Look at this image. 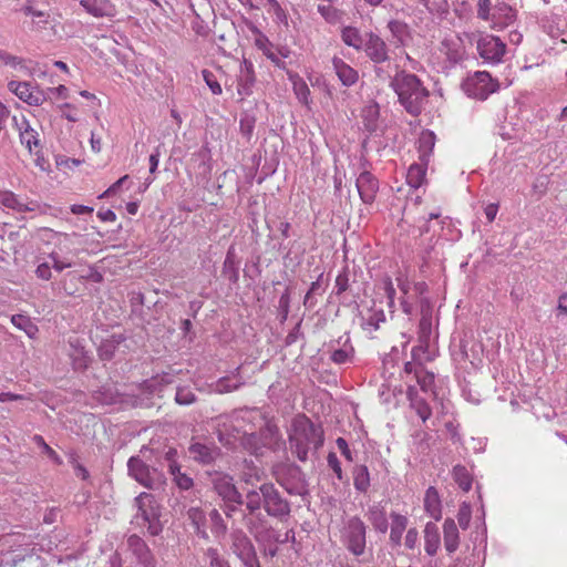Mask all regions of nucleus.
I'll return each instance as SVG.
<instances>
[{"label":"nucleus","instance_id":"1","mask_svg":"<svg viewBox=\"0 0 567 567\" xmlns=\"http://www.w3.org/2000/svg\"><path fill=\"white\" fill-rule=\"evenodd\" d=\"M323 443V432L316 426L308 417L298 416L291 424L289 432V444L292 453L300 461L308 458L310 450H317Z\"/></svg>","mask_w":567,"mask_h":567},{"label":"nucleus","instance_id":"2","mask_svg":"<svg viewBox=\"0 0 567 567\" xmlns=\"http://www.w3.org/2000/svg\"><path fill=\"white\" fill-rule=\"evenodd\" d=\"M399 101L411 114H419L427 97L426 89L414 74L398 73L391 82Z\"/></svg>","mask_w":567,"mask_h":567},{"label":"nucleus","instance_id":"3","mask_svg":"<svg viewBox=\"0 0 567 567\" xmlns=\"http://www.w3.org/2000/svg\"><path fill=\"white\" fill-rule=\"evenodd\" d=\"M434 341V318L431 309L427 308L422 310L419 324V344L412 349V359L419 363L432 361L436 354Z\"/></svg>","mask_w":567,"mask_h":567},{"label":"nucleus","instance_id":"4","mask_svg":"<svg viewBox=\"0 0 567 567\" xmlns=\"http://www.w3.org/2000/svg\"><path fill=\"white\" fill-rule=\"evenodd\" d=\"M210 483L224 502L226 516L233 517L234 513L244 504L243 496L234 484V478L228 474L215 472L210 474Z\"/></svg>","mask_w":567,"mask_h":567},{"label":"nucleus","instance_id":"5","mask_svg":"<svg viewBox=\"0 0 567 567\" xmlns=\"http://www.w3.org/2000/svg\"><path fill=\"white\" fill-rule=\"evenodd\" d=\"M341 542L344 547L354 556L359 557L367 548V526L357 517H350L341 529Z\"/></svg>","mask_w":567,"mask_h":567},{"label":"nucleus","instance_id":"6","mask_svg":"<svg viewBox=\"0 0 567 567\" xmlns=\"http://www.w3.org/2000/svg\"><path fill=\"white\" fill-rule=\"evenodd\" d=\"M497 89L498 83L485 71H477L468 75L463 82L465 94L477 100H486Z\"/></svg>","mask_w":567,"mask_h":567},{"label":"nucleus","instance_id":"7","mask_svg":"<svg viewBox=\"0 0 567 567\" xmlns=\"http://www.w3.org/2000/svg\"><path fill=\"white\" fill-rule=\"evenodd\" d=\"M477 51L485 62L497 64L503 61L506 53V44L498 37L483 34L477 40Z\"/></svg>","mask_w":567,"mask_h":567},{"label":"nucleus","instance_id":"8","mask_svg":"<svg viewBox=\"0 0 567 567\" xmlns=\"http://www.w3.org/2000/svg\"><path fill=\"white\" fill-rule=\"evenodd\" d=\"M261 494L264 508L266 513L274 517H282L289 514L290 507L288 502L281 497L274 484H261Z\"/></svg>","mask_w":567,"mask_h":567},{"label":"nucleus","instance_id":"9","mask_svg":"<svg viewBox=\"0 0 567 567\" xmlns=\"http://www.w3.org/2000/svg\"><path fill=\"white\" fill-rule=\"evenodd\" d=\"M8 89L16 96L31 106H40L47 101V93L30 82L10 81Z\"/></svg>","mask_w":567,"mask_h":567},{"label":"nucleus","instance_id":"10","mask_svg":"<svg viewBox=\"0 0 567 567\" xmlns=\"http://www.w3.org/2000/svg\"><path fill=\"white\" fill-rule=\"evenodd\" d=\"M127 467L130 475L146 487H153L158 480V473L155 470L151 471L140 457H131Z\"/></svg>","mask_w":567,"mask_h":567},{"label":"nucleus","instance_id":"11","mask_svg":"<svg viewBox=\"0 0 567 567\" xmlns=\"http://www.w3.org/2000/svg\"><path fill=\"white\" fill-rule=\"evenodd\" d=\"M363 48L369 59L377 64L383 63L389 59L388 47L377 34L370 33Z\"/></svg>","mask_w":567,"mask_h":567},{"label":"nucleus","instance_id":"12","mask_svg":"<svg viewBox=\"0 0 567 567\" xmlns=\"http://www.w3.org/2000/svg\"><path fill=\"white\" fill-rule=\"evenodd\" d=\"M80 6L95 18H113L117 13L111 0H80Z\"/></svg>","mask_w":567,"mask_h":567},{"label":"nucleus","instance_id":"13","mask_svg":"<svg viewBox=\"0 0 567 567\" xmlns=\"http://www.w3.org/2000/svg\"><path fill=\"white\" fill-rule=\"evenodd\" d=\"M357 188L362 202L371 204L379 189V183L370 172H362L357 178Z\"/></svg>","mask_w":567,"mask_h":567},{"label":"nucleus","instance_id":"14","mask_svg":"<svg viewBox=\"0 0 567 567\" xmlns=\"http://www.w3.org/2000/svg\"><path fill=\"white\" fill-rule=\"evenodd\" d=\"M190 458L200 464H210L219 455V449L214 444L193 442L188 447Z\"/></svg>","mask_w":567,"mask_h":567},{"label":"nucleus","instance_id":"15","mask_svg":"<svg viewBox=\"0 0 567 567\" xmlns=\"http://www.w3.org/2000/svg\"><path fill=\"white\" fill-rule=\"evenodd\" d=\"M127 546L144 567H155V560L151 550L141 537L131 535L127 539Z\"/></svg>","mask_w":567,"mask_h":567},{"label":"nucleus","instance_id":"16","mask_svg":"<svg viewBox=\"0 0 567 567\" xmlns=\"http://www.w3.org/2000/svg\"><path fill=\"white\" fill-rule=\"evenodd\" d=\"M440 51L452 63L461 61L465 54L463 41L458 35H450L444 38L441 43Z\"/></svg>","mask_w":567,"mask_h":567},{"label":"nucleus","instance_id":"17","mask_svg":"<svg viewBox=\"0 0 567 567\" xmlns=\"http://www.w3.org/2000/svg\"><path fill=\"white\" fill-rule=\"evenodd\" d=\"M515 20V11L508 4L502 2L497 3L493 8V14L491 19V28L493 29H504Z\"/></svg>","mask_w":567,"mask_h":567},{"label":"nucleus","instance_id":"18","mask_svg":"<svg viewBox=\"0 0 567 567\" xmlns=\"http://www.w3.org/2000/svg\"><path fill=\"white\" fill-rule=\"evenodd\" d=\"M0 204L19 213L35 210L37 204L33 202H25L9 190H0Z\"/></svg>","mask_w":567,"mask_h":567},{"label":"nucleus","instance_id":"19","mask_svg":"<svg viewBox=\"0 0 567 567\" xmlns=\"http://www.w3.org/2000/svg\"><path fill=\"white\" fill-rule=\"evenodd\" d=\"M230 537L231 549L239 559L247 558L249 555L255 553L250 539L243 530H234Z\"/></svg>","mask_w":567,"mask_h":567},{"label":"nucleus","instance_id":"20","mask_svg":"<svg viewBox=\"0 0 567 567\" xmlns=\"http://www.w3.org/2000/svg\"><path fill=\"white\" fill-rule=\"evenodd\" d=\"M424 511L435 520L442 518V503L437 489L430 486L424 495Z\"/></svg>","mask_w":567,"mask_h":567},{"label":"nucleus","instance_id":"21","mask_svg":"<svg viewBox=\"0 0 567 567\" xmlns=\"http://www.w3.org/2000/svg\"><path fill=\"white\" fill-rule=\"evenodd\" d=\"M70 358L75 369H84L87 367L89 357L83 342L79 338H70Z\"/></svg>","mask_w":567,"mask_h":567},{"label":"nucleus","instance_id":"22","mask_svg":"<svg viewBox=\"0 0 567 567\" xmlns=\"http://www.w3.org/2000/svg\"><path fill=\"white\" fill-rule=\"evenodd\" d=\"M332 65L341 83L351 86L358 81V72L340 58H333Z\"/></svg>","mask_w":567,"mask_h":567},{"label":"nucleus","instance_id":"23","mask_svg":"<svg viewBox=\"0 0 567 567\" xmlns=\"http://www.w3.org/2000/svg\"><path fill=\"white\" fill-rule=\"evenodd\" d=\"M243 384H244V381L239 377V368H237L233 372L231 375L220 378L215 383H213L210 386H212V392L221 394V393H227V392L237 390Z\"/></svg>","mask_w":567,"mask_h":567},{"label":"nucleus","instance_id":"24","mask_svg":"<svg viewBox=\"0 0 567 567\" xmlns=\"http://www.w3.org/2000/svg\"><path fill=\"white\" fill-rule=\"evenodd\" d=\"M12 120L20 132L21 143L25 145L29 151H32V146L38 145L35 131L30 126L28 120L23 116L21 118L13 116Z\"/></svg>","mask_w":567,"mask_h":567},{"label":"nucleus","instance_id":"25","mask_svg":"<svg viewBox=\"0 0 567 567\" xmlns=\"http://www.w3.org/2000/svg\"><path fill=\"white\" fill-rule=\"evenodd\" d=\"M441 537L434 523H427L424 528V549L429 556H434L440 548Z\"/></svg>","mask_w":567,"mask_h":567},{"label":"nucleus","instance_id":"26","mask_svg":"<svg viewBox=\"0 0 567 567\" xmlns=\"http://www.w3.org/2000/svg\"><path fill=\"white\" fill-rule=\"evenodd\" d=\"M187 517L190 520L192 525L194 526L197 536H199L204 539H207L208 538V533L206 529L207 517H206L205 512L200 507L193 506L188 509Z\"/></svg>","mask_w":567,"mask_h":567},{"label":"nucleus","instance_id":"27","mask_svg":"<svg viewBox=\"0 0 567 567\" xmlns=\"http://www.w3.org/2000/svg\"><path fill=\"white\" fill-rule=\"evenodd\" d=\"M429 162L420 161L419 163H413L406 173V183L412 188H419L423 185L425 181L426 169Z\"/></svg>","mask_w":567,"mask_h":567},{"label":"nucleus","instance_id":"28","mask_svg":"<svg viewBox=\"0 0 567 567\" xmlns=\"http://www.w3.org/2000/svg\"><path fill=\"white\" fill-rule=\"evenodd\" d=\"M444 547L452 554L458 548L460 536L457 525L453 519H446L443 524Z\"/></svg>","mask_w":567,"mask_h":567},{"label":"nucleus","instance_id":"29","mask_svg":"<svg viewBox=\"0 0 567 567\" xmlns=\"http://www.w3.org/2000/svg\"><path fill=\"white\" fill-rule=\"evenodd\" d=\"M140 515L145 522H147V529L151 535L156 536L161 533L162 525L159 523V507L156 502H154L152 506L143 508V512Z\"/></svg>","mask_w":567,"mask_h":567},{"label":"nucleus","instance_id":"30","mask_svg":"<svg viewBox=\"0 0 567 567\" xmlns=\"http://www.w3.org/2000/svg\"><path fill=\"white\" fill-rule=\"evenodd\" d=\"M436 137L432 131L425 130L420 134L417 141L419 159L429 162L433 152Z\"/></svg>","mask_w":567,"mask_h":567},{"label":"nucleus","instance_id":"31","mask_svg":"<svg viewBox=\"0 0 567 567\" xmlns=\"http://www.w3.org/2000/svg\"><path fill=\"white\" fill-rule=\"evenodd\" d=\"M408 526V518L404 515L392 513L391 514V529L390 540L393 545L399 546L402 542V536Z\"/></svg>","mask_w":567,"mask_h":567},{"label":"nucleus","instance_id":"32","mask_svg":"<svg viewBox=\"0 0 567 567\" xmlns=\"http://www.w3.org/2000/svg\"><path fill=\"white\" fill-rule=\"evenodd\" d=\"M289 80L292 84V90H293V93H295L296 97L298 99V101L300 103H302L303 105L308 106L311 102V99H310V90H309V86L307 85L306 81L301 76H299L297 73L289 74Z\"/></svg>","mask_w":567,"mask_h":567},{"label":"nucleus","instance_id":"33","mask_svg":"<svg viewBox=\"0 0 567 567\" xmlns=\"http://www.w3.org/2000/svg\"><path fill=\"white\" fill-rule=\"evenodd\" d=\"M257 37L255 39V45L276 65H281V59H279L278 54L276 53V49L274 48L272 43L269 41V39L261 33L260 31L256 30Z\"/></svg>","mask_w":567,"mask_h":567},{"label":"nucleus","instance_id":"34","mask_svg":"<svg viewBox=\"0 0 567 567\" xmlns=\"http://www.w3.org/2000/svg\"><path fill=\"white\" fill-rule=\"evenodd\" d=\"M341 39L346 45L351 47L355 50H361L364 44L363 38L359 29L351 25H347L341 29Z\"/></svg>","mask_w":567,"mask_h":567},{"label":"nucleus","instance_id":"35","mask_svg":"<svg viewBox=\"0 0 567 567\" xmlns=\"http://www.w3.org/2000/svg\"><path fill=\"white\" fill-rule=\"evenodd\" d=\"M124 341L121 334H113L105 339L99 347V355L102 360H111L121 342Z\"/></svg>","mask_w":567,"mask_h":567},{"label":"nucleus","instance_id":"36","mask_svg":"<svg viewBox=\"0 0 567 567\" xmlns=\"http://www.w3.org/2000/svg\"><path fill=\"white\" fill-rule=\"evenodd\" d=\"M235 440L240 441V444L249 451L251 454L260 455L262 454V447L265 443L260 442V436L256 433H244L243 435H238Z\"/></svg>","mask_w":567,"mask_h":567},{"label":"nucleus","instance_id":"37","mask_svg":"<svg viewBox=\"0 0 567 567\" xmlns=\"http://www.w3.org/2000/svg\"><path fill=\"white\" fill-rule=\"evenodd\" d=\"M455 483L464 492H468L472 488L473 476L471 472L463 465H456L452 472Z\"/></svg>","mask_w":567,"mask_h":567},{"label":"nucleus","instance_id":"38","mask_svg":"<svg viewBox=\"0 0 567 567\" xmlns=\"http://www.w3.org/2000/svg\"><path fill=\"white\" fill-rule=\"evenodd\" d=\"M368 518L378 532L385 533L388 530L389 522L383 509L377 506L371 507L368 513Z\"/></svg>","mask_w":567,"mask_h":567},{"label":"nucleus","instance_id":"39","mask_svg":"<svg viewBox=\"0 0 567 567\" xmlns=\"http://www.w3.org/2000/svg\"><path fill=\"white\" fill-rule=\"evenodd\" d=\"M12 324L24 331L29 338H34L38 333V327L31 321V319L23 315H13L11 317Z\"/></svg>","mask_w":567,"mask_h":567},{"label":"nucleus","instance_id":"40","mask_svg":"<svg viewBox=\"0 0 567 567\" xmlns=\"http://www.w3.org/2000/svg\"><path fill=\"white\" fill-rule=\"evenodd\" d=\"M353 354V347L349 343V339H347L341 348L332 351L331 360L337 364H346L352 362Z\"/></svg>","mask_w":567,"mask_h":567},{"label":"nucleus","instance_id":"41","mask_svg":"<svg viewBox=\"0 0 567 567\" xmlns=\"http://www.w3.org/2000/svg\"><path fill=\"white\" fill-rule=\"evenodd\" d=\"M353 485L359 492H367L370 487V474L365 465H359L354 468Z\"/></svg>","mask_w":567,"mask_h":567},{"label":"nucleus","instance_id":"42","mask_svg":"<svg viewBox=\"0 0 567 567\" xmlns=\"http://www.w3.org/2000/svg\"><path fill=\"white\" fill-rule=\"evenodd\" d=\"M246 509L252 515L264 507L261 486L258 489H250L246 493L245 498Z\"/></svg>","mask_w":567,"mask_h":567},{"label":"nucleus","instance_id":"43","mask_svg":"<svg viewBox=\"0 0 567 567\" xmlns=\"http://www.w3.org/2000/svg\"><path fill=\"white\" fill-rule=\"evenodd\" d=\"M169 473L174 477V482L181 489H189L193 486V478L181 472V467L177 463L169 464Z\"/></svg>","mask_w":567,"mask_h":567},{"label":"nucleus","instance_id":"44","mask_svg":"<svg viewBox=\"0 0 567 567\" xmlns=\"http://www.w3.org/2000/svg\"><path fill=\"white\" fill-rule=\"evenodd\" d=\"M384 320L385 316L382 310L370 311L369 316L362 319V328L368 332H373L379 328L380 322Z\"/></svg>","mask_w":567,"mask_h":567},{"label":"nucleus","instance_id":"45","mask_svg":"<svg viewBox=\"0 0 567 567\" xmlns=\"http://www.w3.org/2000/svg\"><path fill=\"white\" fill-rule=\"evenodd\" d=\"M208 517H209V522H210L212 533L216 537L225 536L227 526H226L220 513L217 509L213 508L209 512Z\"/></svg>","mask_w":567,"mask_h":567},{"label":"nucleus","instance_id":"46","mask_svg":"<svg viewBox=\"0 0 567 567\" xmlns=\"http://www.w3.org/2000/svg\"><path fill=\"white\" fill-rule=\"evenodd\" d=\"M317 10L320 13V16L328 23H331V24L339 22V20L341 18V12L337 8L332 7L331 4H319Z\"/></svg>","mask_w":567,"mask_h":567},{"label":"nucleus","instance_id":"47","mask_svg":"<svg viewBox=\"0 0 567 567\" xmlns=\"http://www.w3.org/2000/svg\"><path fill=\"white\" fill-rule=\"evenodd\" d=\"M415 379L422 391L427 392L434 383V374L425 371L423 368L415 370Z\"/></svg>","mask_w":567,"mask_h":567},{"label":"nucleus","instance_id":"48","mask_svg":"<svg viewBox=\"0 0 567 567\" xmlns=\"http://www.w3.org/2000/svg\"><path fill=\"white\" fill-rule=\"evenodd\" d=\"M33 442L42 449V451L47 454V456L54 462L55 464H62V458L58 455V453L51 449L44 441L41 435H34Z\"/></svg>","mask_w":567,"mask_h":567},{"label":"nucleus","instance_id":"49","mask_svg":"<svg viewBox=\"0 0 567 567\" xmlns=\"http://www.w3.org/2000/svg\"><path fill=\"white\" fill-rule=\"evenodd\" d=\"M175 401L181 405H188L195 401V393L186 386H179L176 390Z\"/></svg>","mask_w":567,"mask_h":567},{"label":"nucleus","instance_id":"50","mask_svg":"<svg viewBox=\"0 0 567 567\" xmlns=\"http://www.w3.org/2000/svg\"><path fill=\"white\" fill-rule=\"evenodd\" d=\"M493 6L491 0H478L477 1V17L481 20L489 22L493 14Z\"/></svg>","mask_w":567,"mask_h":567},{"label":"nucleus","instance_id":"51","mask_svg":"<svg viewBox=\"0 0 567 567\" xmlns=\"http://www.w3.org/2000/svg\"><path fill=\"white\" fill-rule=\"evenodd\" d=\"M472 516L471 506L467 503H463L460 506L458 513H457V523L461 526V528L466 529L470 526Z\"/></svg>","mask_w":567,"mask_h":567},{"label":"nucleus","instance_id":"52","mask_svg":"<svg viewBox=\"0 0 567 567\" xmlns=\"http://www.w3.org/2000/svg\"><path fill=\"white\" fill-rule=\"evenodd\" d=\"M241 480L248 485H254L261 480V472L255 466L247 465V471L243 472Z\"/></svg>","mask_w":567,"mask_h":567},{"label":"nucleus","instance_id":"53","mask_svg":"<svg viewBox=\"0 0 567 567\" xmlns=\"http://www.w3.org/2000/svg\"><path fill=\"white\" fill-rule=\"evenodd\" d=\"M206 557L209 560L210 567H229L228 563L219 556L218 550L215 548H208Z\"/></svg>","mask_w":567,"mask_h":567},{"label":"nucleus","instance_id":"54","mask_svg":"<svg viewBox=\"0 0 567 567\" xmlns=\"http://www.w3.org/2000/svg\"><path fill=\"white\" fill-rule=\"evenodd\" d=\"M51 268L52 267H51L50 262H48L45 260L38 259V265H37V269H35L37 277L42 280L51 279V277H52Z\"/></svg>","mask_w":567,"mask_h":567},{"label":"nucleus","instance_id":"55","mask_svg":"<svg viewBox=\"0 0 567 567\" xmlns=\"http://www.w3.org/2000/svg\"><path fill=\"white\" fill-rule=\"evenodd\" d=\"M202 73H203V78H204L206 84L208 85V87L210 89L212 93L215 95L221 94V92H223L221 86H220L219 82L215 79L213 73L207 70H204Z\"/></svg>","mask_w":567,"mask_h":567},{"label":"nucleus","instance_id":"56","mask_svg":"<svg viewBox=\"0 0 567 567\" xmlns=\"http://www.w3.org/2000/svg\"><path fill=\"white\" fill-rule=\"evenodd\" d=\"M255 127V118L248 114L244 115L239 122V128L243 135L249 137Z\"/></svg>","mask_w":567,"mask_h":567},{"label":"nucleus","instance_id":"57","mask_svg":"<svg viewBox=\"0 0 567 567\" xmlns=\"http://www.w3.org/2000/svg\"><path fill=\"white\" fill-rule=\"evenodd\" d=\"M49 258L52 261V268H54L56 271H62L73 266L71 261L61 259L55 251L50 252Z\"/></svg>","mask_w":567,"mask_h":567},{"label":"nucleus","instance_id":"58","mask_svg":"<svg viewBox=\"0 0 567 567\" xmlns=\"http://www.w3.org/2000/svg\"><path fill=\"white\" fill-rule=\"evenodd\" d=\"M154 502H155L154 496L148 493H141L135 498V505H136L140 514L143 512V508H147L148 506H152V504Z\"/></svg>","mask_w":567,"mask_h":567},{"label":"nucleus","instance_id":"59","mask_svg":"<svg viewBox=\"0 0 567 567\" xmlns=\"http://www.w3.org/2000/svg\"><path fill=\"white\" fill-rule=\"evenodd\" d=\"M268 13H270L274 17V19L277 23L288 27V14H287L286 10L280 4L275 6V8L272 10H270Z\"/></svg>","mask_w":567,"mask_h":567},{"label":"nucleus","instance_id":"60","mask_svg":"<svg viewBox=\"0 0 567 567\" xmlns=\"http://www.w3.org/2000/svg\"><path fill=\"white\" fill-rule=\"evenodd\" d=\"M327 462L329 467L334 472L339 480L342 478V470L341 464L338 460V456L334 453H329L327 457Z\"/></svg>","mask_w":567,"mask_h":567},{"label":"nucleus","instance_id":"61","mask_svg":"<svg viewBox=\"0 0 567 567\" xmlns=\"http://www.w3.org/2000/svg\"><path fill=\"white\" fill-rule=\"evenodd\" d=\"M417 539H419V533H417L416 528H410L406 532V535L404 537L405 547L409 549H414L416 547Z\"/></svg>","mask_w":567,"mask_h":567},{"label":"nucleus","instance_id":"62","mask_svg":"<svg viewBox=\"0 0 567 567\" xmlns=\"http://www.w3.org/2000/svg\"><path fill=\"white\" fill-rule=\"evenodd\" d=\"M8 66H10L19 72H22L23 74L31 73L30 68L27 64V61L22 58L16 56V55H14V61L10 62L8 64Z\"/></svg>","mask_w":567,"mask_h":567},{"label":"nucleus","instance_id":"63","mask_svg":"<svg viewBox=\"0 0 567 567\" xmlns=\"http://www.w3.org/2000/svg\"><path fill=\"white\" fill-rule=\"evenodd\" d=\"M348 275L346 272L339 274L336 278V291L338 295L344 292L348 289Z\"/></svg>","mask_w":567,"mask_h":567},{"label":"nucleus","instance_id":"64","mask_svg":"<svg viewBox=\"0 0 567 567\" xmlns=\"http://www.w3.org/2000/svg\"><path fill=\"white\" fill-rule=\"evenodd\" d=\"M71 464L73 465V468H74V472H75V475L82 480H87L90 474H89V471L83 466L81 465L75 457H72L71 460Z\"/></svg>","mask_w":567,"mask_h":567}]
</instances>
